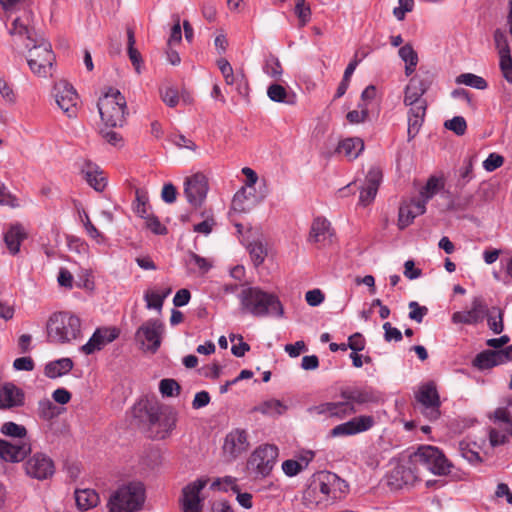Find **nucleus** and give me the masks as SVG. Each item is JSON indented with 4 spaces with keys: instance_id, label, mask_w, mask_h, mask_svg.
<instances>
[{
    "instance_id": "obj_22",
    "label": "nucleus",
    "mask_w": 512,
    "mask_h": 512,
    "mask_svg": "<svg viewBox=\"0 0 512 512\" xmlns=\"http://www.w3.org/2000/svg\"><path fill=\"white\" fill-rule=\"evenodd\" d=\"M119 334L120 330L116 327L97 328L89 341L82 346V351L87 355L93 354L117 339Z\"/></svg>"
},
{
    "instance_id": "obj_59",
    "label": "nucleus",
    "mask_w": 512,
    "mask_h": 512,
    "mask_svg": "<svg viewBox=\"0 0 512 512\" xmlns=\"http://www.w3.org/2000/svg\"><path fill=\"white\" fill-rule=\"evenodd\" d=\"M145 219V225L148 229H150L153 233L158 235L166 234L167 228L160 222L158 217L153 214H148Z\"/></svg>"
},
{
    "instance_id": "obj_30",
    "label": "nucleus",
    "mask_w": 512,
    "mask_h": 512,
    "mask_svg": "<svg viewBox=\"0 0 512 512\" xmlns=\"http://www.w3.org/2000/svg\"><path fill=\"white\" fill-rule=\"evenodd\" d=\"M426 110H427V107H423V106L409 108L408 129H407L408 141H411L412 139H414L416 137V135L419 133V131L423 125V122H424Z\"/></svg>"
},
{
    "instance_id": "obj_13",
    "label": "nucleus",
    "mask_w": 512,
    "mask_h": 512,
    "mask_svg": "<svg viewBox=\"0 0 512 512\" xmlns=\"http://www.w3.org/2000/svg\"><path fill=\"white\" fill-rule=\"evenodd\" d=\"M488 312L485 300L481 296H475L471 301V308L454 312L451 321L454 324L477 325L486 318Z\"/></svg>"
},
{
    "instance_id": "obj_20",
    "label": "nucleus",
    "mask_w": 512,
    "mask_h": 512,
    "mask_svg": "<svg viewBox=\"0 0 512 512\" xmlns=\"http://www.w3.org/2000/svg\"><path fill=\"white\" fill-rule=\"evenodd\" d=\"M208 192V181L205 175L196 173L185 181L184 193L188 202L199 207L206 198Z\"/></svg>"
},
{
    "instance_id": "obj_57",
    "label": "nucleus",
    "mask_w": 512,
    "mask_h": 512,
    "mask_svg": "<svg viewBox=\"0 0 512 512\" xmlns=\"http://www.w3.org/2000/svg\"><path fill=\"white\" fill-rule=\"evenodd\" d=\"M500 57V69L503 77L512 84V57L510 53H501Z\"/></svg>"
},
{
    "instance_id": "obj_4",
    "label": "nucleus",
    "mask_w": 512,
    "mask_h": 512,
    "mask_svg": "<svg viewBox=\"0 0 512 512\" xmlns=\"http://www.w3.org/2000/svg\"><path fill=\"white\" fill-rule=\"evenodd\" d=\"M145 501V488L141 482H129L114 491L108 500V512H137Z\"/></svg>"
},
{
    "instance_id": "obj_34",
    "label": "nucleus",
    "mask_w": 512,
    "mask_h": 512,
    "mask_svg": "<svg viewBox=\"0 0 512 512\" xmlns=\"http://www.w3.org/2000/svg\"><path fill=\"white\" fill-rule=\"evenodd\" d=\"M82 171L83 173H85V177L89 185L93 187L96 191H102L105 188V177L103 176V172L99 170V167L97 165L87 162L85 164V167H83Z\"/></svg>"
},
{
    "instance_id": "obj_8",
    "label": "nucleus",
    "mask_w": 512,
    "mask_h": 512,
    "mask_svg": "<svg viewBox=\"0 0 512 512\" xmlns=\"http://www.w3.org/2000/svg\"><path fill=\"white\" fill-rule=\"evenodd\" d=\"M277 457L278 448L275 445H261L250 455L247 467L256 478H265L273 470Z\"/></svg>"
},
{
    "instance_id": "obj_54",
    "label": "nucleus",
    "mask_w": 512,
    "mask_h": 512,
    "mask_svg": "<svg viewBox=\"0 0 512 512\" xmlns=\"http://www.w3.org/2000/svg\"><path fill=\"white\" fill-rule=\"evenodd\" d=\"M10 33L12 35H26L28 43L33 44V39L40 38L41 36H33L28 26L20 19L16 18L12 23V28L10 29Z\"/></svg>"
},
{
    "instance_id": "obj_32",
    "label": "nucleus",
    "mask_w": 512,
    "mask_h": 512,
    "mask_svg": "<svg viewBox=\"0 0 512 512\" xmlns=\"http://www.w3.org/2000/svg\"><path fill=\"white\" fill-rule=\"evenodd\" d=\"M27 235L20 224L12 225L4 235V241L10 253L15 255L20 251L21 243Z\"/></svg>"
},
{
    "instance_id": "obj_42",
    "label": "nucleus",
    "mask_w": 512,
    "mask_h": 512,
    "mask_svg": "<svg viewBox=\"0 0 512 512\" xmlns=\"http://www.w3.org/2000/svg\"><path fill=\"white\" fill-rule=\"evenodd\" d=\"M486 318L489 329L495 334H500L504 330L503 311L500 308L493 307L491 310L489 309Z\"/></svg>"
},
{
    "instance_id": "obj_45",
    "label": "nucleus",
    "mask_w": 512,
    "mask_h": 512,
    "mask_svg": "<svg viewBox=\"0 0 512 512\" xmlns=\"http://www.w3.org/2000/svg\"><path fill=\"white\" fill-rule=\"evenodd\" d=\"M38 416L43 420H51L58 416L59 408L49 399H43L38 402Z\"/></svg>"
},
{
    "instance_id": "obj_51",
    "label": "nucleus",
    "mask_w": 512,
    "mask_h": 512,
    "mask_svg": "<svg viewBox=\"0 0 512 512\" xmlns=\"http://www.w3.org/2000/svg\"><path fill=\"white\" fill-rule=\"evenodd\" d=\"M295 14L299 20V26L304 27L311 19V8L305 3V0L295 1Z\"/></svg>"
},
{
    "instance_id": "obj_17",
    "label": "nucleus",
    "mask_w": 512,
    "mask_h": 512,
    "mask_svg": "<svg viewBox=\"0 0 512 512\" xmlns=\"http://www.w3.org/2000/svg\"><path fill=\"white\" fill-rule=\"evenodd\" d=\"M163 325L154 319L143 323L136 331V339L145 346V349L155 353L161 345Z\"/></svg>"
},
{
    "instance_id": "obj_16",
    "label": "nucleus",
    "mask_w": 512,
    "mask_h": 512,
    "mask_svg": "<svg viewBox=\"0 0 512 512\" xmlns=\"http://www.w3.org/2000/svg\"><path fill=\"white\" fill-rule=\"evenodd\" d=\"M26 474L37 480H46L55 472L53 460L42 452H37L28 458L24 464Z\"/></svg>"
},
{
    "instance_id": "obj_37",
    "label": "nucleus",
    "mask_w": 512,
    "mask_h": 512,
    "mask_svg": "<svg viewBox=\"0 0 512 512\" xmlns=\"http://www.w3.org/2000/svg\"><path fill=\"white\" fill-rule=\"evenodd\" d=\"M444 187V182L441 178L436 176H431L425 186L422 187L419 193V201H423V204L426 206L427 202L432 199L442 188Z\"/></svg>"
},
{
    "instance_id": "obj_12",
    "label": "nucleus",
    "mask_w": 512,
    "mask_h": 512,
    "mask_svg": "<svg viewBox=\"0 0 512 512\" xmlns=\"http://www.w3.org/2000/svg\"><path fill=\"white\" fill-rule=\"evenodd\" d=\"M53 95L58 107L68 118H75L78 113L79 96L75 88L65 80L54 85Z\"/></svg>"
},
{
    "instance_id": "obj_19",
    "label": "nucleus",
    "mask_w": 512,
    "mask_h": 512,
    "mask_svg": "<svg viewBox=\"0 0 512 512\" xmlns=\"http://www.w3.org/2000/svg\"><path fill=\"white\" fill-rule=\"evenodd\" d=\"M375 424L373 416L360 415L351 420L336 425L330 431L331 437L351 436L371 429Z\"/></svg>"
},
{
    "instance_id": "obj_44",
    "label": "nucleus",
    "mask_w": 512,
    "mask_h": 512,
    "mask_svg": "<svg viewBox=\"0 0 512 512\" xmlns=\"http://www.w3.org/2000/svg\"><path fill=\"white\" fill-rule=\"evenodd\" d=\"M456 82L458 84H464L466 86H470V87L476 88L478 90H484L488 86L486 80L483 77L472 74V73L460 74L456 78Z\"/></svg>"
},
{
    "instance_id": "obj_3",
    "label": "nucleus",
    "mask_w": 512,
    "mask_h": 512,
    "mask_svg": "<svg viewBox=\"0 0 512 512\" xmlns=\"http://www.w3.org/2000/svg\"><path fill=\"white\" fill-rule=\"evenodd\" d=\"M46 329L50 343H70L81 335V320L69 312L54 313L50 316Z\"/></svg>"
},
{
    "instance_id": "obj_36",
    "label": "nucleus",
    "mask_w": 512,
    "mask_h": 512,
    "mask_svg": "<svg viewBox=\"0 0 512 512\" xmlns=\"http://www.w3.org/2000/svg\"><path fill=\"white\" fill-rule=\"evenodd\" d=\"M364 149V142L360 138H347L338 144L337 150L348 159L353 160L359 156Z\"/></svg>"
},
{
    "instance_id": "obj_48",
    "label": "nucleus",
    "mask_w": 512,
    "mask_h": 512,
    "mask_svg": "<svg viewBox=\"0 0 512 512\" xmlns=\"http://www.w3.org/2000/svg\"><path fill=\"white\" fill-rule=\"evenodd\" d=\"M135 206L134 211L138 216L141 218L146 217L149 212V205H148V195L147 192L143 189H136L135 191Z\"/></svg>"
},
{
    "instance_id": "obj_60",
    "label": "nucleus",
    "mask_w": 512,
    "mask_h": 512,
    "mask_svg": "<svg viewBox=\"0 0 512 512\" xmlns=\"http://www.w3.org/2000/svg\"><path fill=\"white\" fill-rule=\"evenodd\" d=\"M360 110H352L347 113L346 119L351 124H359L366 121L369 116L368 108L362 105H359Z\"/></svg>"
},
{
    "instance_id": "obj_55",
    "label": "nucleus",
    "mask_w": 512,
    "mask_h": 512,
    "mask_svg": "<svg viewBox=\"0 0 512 512\" xmlns=\"http://www.w3.org/2000/svg\"><path fill=\"white\" fill-rule=\"evenodd\" d=\"M444 126L446 129L453 131L458 136L465 134L467 129L466 121L461 116H455L452 119L447 120Z\"/></svg>"
},
{
    "instance_id": "obj_47",
    "label": "nucleus",
    "mask_w": 512,
    "mask_h": 512,
    "mask_svg": "<svg viewBox=\"0 0 512 512\" xmlns=\"http://www.w3.org/2000/svg\"><path fill=\"white\" fill-rule=\"evenodd\" d=\"M247 249L255 266H259L264 262L267 256V250L262 242L253 241L249 243Z\"/></svg>"
},
{
    "instance_id": "obj_14",
    "label": "nucleus",
    "mask_w": 512,
    "mask_h": 512,
    "mask_svg": "<svg viewBox=\"0 0 512 512\" xmlns=\"http://www.w3.org/2000/svg\"><path fill=\"white\" fill-rule=\"evenodd\" d=\"M416 399L421 406V412L431 421L440 416V398L434 383L420 387Z\"/></svg>"
},
{
    "instance_id": "obj_38",
    "label": "nucleus",
    "mask_w": 512,
    "mask_h": 512,
    "mask_svg": "<svg viewBox=\"0 0 512 512\" xmlns=\"http://www.w3.org/2000/svg\"><path fill=\"white\" fill-rule=\"evenodd\" d=\"M287 406L278 399H269L254 408V411L267 416H279L286 412Z\"/></svg>"
},
{
    "instance_id": "obj_56",
    "label": "nucleus",
    "mask_w": 512,
    "mask_h": 512,
    "mask_svg": "<svg viewBox=\"0 0 512 512\" xmlns=\"http://www.w3.org/2000/svg\"><path fill=\"white\" fill-rule=\"evenodd\" d=\"M212 488H219L224 491L232 490L233 492H238L237 479L232 476H225L224 478H218L213 481Z\"/></svg>"
},
{
    "instance_id": "obj_33",
    "label": "nucleus",
    "mask_w": 512,
    "mask_h": 512,
    "mask_svg": "<svg viewBox=\"0 0 512 512\" xmlns=\"http://www.w3.org/2000/svg\"><path fill=\"white\" fill-rule=\"evenodd\" d=\"M73 368V361L70 358H61L46 364L44 373L48 378L61 377Z\"/></svg>"
},
{
    "instance_id": "obj_39",
    "label": "nucleus",
    "mask_w": 512,
    "mask_h": 512,
    "mask_svg": "<svg viewBox=\"0 0 512 512\" xmlns=\"http://www.w3.org/2000/svg\"><path fill=\"white\" fill-rule=\"evenodd\" d=\"M267 95L270 98V100L274 102L286 104L295 103V95H290L284 86L277 83H274L268 87Z\"/></svg>"
},
{
    "instance_id": "obj_29",
    "label": "nucleus",
    "mask_w": 512,
    "mask_h": 512,
    "mask_svg": "<svg viewBox=\"0 0 512 512\" xmlns=\"http://www.w3.org/2000/svg\"><path fill=\"white\" fill-rule=\"evenodd\" d=\"M258 202L254 189L242 187L232 199V209L236 212L246 213L253 209Z\"/></svg>"
},
{
    "instance_id": "obj_50",
    "label": "nucleus",
    "mask_w": 512,
    "mask_h": 512,
    "mask_svg": "<svg viewBox=\"0 0 512 512\" xmlns=\"http://www.w3.org/2000/svg\"><path fill=\"white\" fill-rule=\"evenodd\" d=\"M475 156H469L464 159L463 166L459 170V183L461 186L466 185L473 177V165Z\"/></svg>"
},
{
    "instance_id": "obj_28",
    "label": "nucleus",
    "mask_w": 512,
    "mask_h": 512,
    "mask_svg": "<svg viewBox=\"0 0 512 512\" xmlns=\"http://www.w3.org/2000/svg\"><path fill=\"white\" fill-rule=\"evenodd\" d=\"M425 211L426 206L423 204V201H419L417 198L402 204L399 208L398 219L400 229L409 226L417 216L424 214Z\"/></svg>"
},
{
    "instance_id": "obj_18",
    "label": "nucleus",
    "mask_w": 512,
    "mask_h": 512,
    "mask_svg": "<svg viewBox=\"0 0 512 512\" xmlns=\"http://www.w3.org/2000/svg\"><path fill=\"white\" fill-rule=\"evenodd\" d=\"M309 411L315 415L343 420L346 417L355 414L357 409L347 402L346 399L341 398L340 401L320 403L311 407Z\"/></svg>"
},
{
    "instance_id": "obj_24",
    "label": "nucleus",
    "mask_w": 512,
    "mask_h": 512,
    "mask_svg": "<svg viewBox=\"0 0 512 512\" xmlns=\"http://www.w3.org/2000/svg\"><path fill=\"white\" fill-rule=\"evenodd\" d=\"M419 480V469L417 466L411 465L409 461L407 465H397L389 475V484L396 488L404 485H412Z\"/></svg>"
},
{
    "instance_id": "obj_27",
    "label": "nucleus",
    "mask_w": 512,
    "mask_h": 512,
    "mask_svg": "<svg viewBox=\"0 0 512 512\" xmlns=\"http://www.w3.org/2000/svg\"><path fill=\"white\" fill-rule=\"evenodd\" d=\"M333 236L330 222L322 217L313 220L308 241L325 246L331 242Z\"/></svg>"
},
{
    "instance_id": "obj_40",
    "label": "nucleus",
    "mask_w": 512,
    "mask_h": 512,
    "mask_svg": "<svg viewBox=\"0 0 512 512\" xmlns=\"http://www.w3.org/2000/svg\"><path fill=\"white\" fill-rule=\"evenodd\" d=\"M135 36L134 31L130 28L127 29V49H128V56L129 59L134 66L136 72L139 74L141 72V64H142V57L140 52L135 48Z\"/></svg>"
},
{
    "instance_id": "obj_35",
    "label": "nucleus",
    "mask_w": 512,
    "mask_h": 512,
    "mask_svg": "<svg viewBox=\"0 0 512 512\" xmlns=\"http://www.w3.org/2000/svg\"><path fill=\"white\" fill-rule=\"evenodd\" d=\"M76 505L80 510L91 509L99 503V495L93 489H77L75 491Z\"/></svg>"
},
{
    "instance_id": "obj_7",
    "label": "nucleus",
    "mask_w": 512,
    "mask_h": 512,
    "mask_svg": "<svg viewBox=\"0 0 512 512\" xmlns=\"http://www.w3.org/2000/svg\"><path fill=\"white\" fill-rule=\"evenodd\" d=\"M28 48L27 63L30 70L39 77H47L51 74L55 55L51 44L43 37L33 39V44H25Z\"/></svg>"
},
{
    "instance_id": "obj_61",
    "label": "nucleus",
    "mask_w": 512,
    "mask_h": 512,
    "mask_svg": "<svg viewBox=\"0 0 512 512\" xmlns=\"http://www.w3.org/2000/svg\"><path fill=\"white\" fill-rule=\"evenodd\" d=\"M509 433L507 430H499L496 428H491L489 430V441L491 446L496 447L500 445H504L508 442Z\"/></svg>"
},
{
    "instance_id": "obj_52",
    "label": "nucleus",
    "mask_w": 512,
    "mask_h": 512,
    "mask_svg": "<svg viewBox=\"0 0 512 512\" xmlns=\"http://www.w3.org/2000/svg\"><path fill=\"white\" fill-rule=\"evenodd\" d=\"M171 290L168 289L163 294H158L156 292H147L144 296L146 300V306L148 309H156L161 310L165 298L170 294Z\"/></svg>"
},
{
    "instance_id": "obj_46",
    "label": "nucleus",
    "mask_w": 512,
    "mask_h": 512,
    "mask_svg": "<svg viewBox=\"0 0 512 512\" xmlns=\"http://www.w3.org/2000/svg\"><path fill=\"white\" fill-rule=\"evenodd\" d=\"M216 64L227 85L238 84L239 75L234 74L233 68L227 59L220 58L216 61Z\"/></svg>"
},
{
    "instance_id": "obj_2",
    "label": "nucleus",
    "mask_w": 512,
    "mask_h": 512,
    "mask_svg": "<svg viewBox=\"0 0 512 512\" xmlns=\"http://www.w3.org/2000/svg\"><path fill=\"white\" fill-rule=\"evenodd\" d=\"M239 310L243 315L262 318L267 316L283 317L284 307L279 297L258 286L243 288L238 294Z\"/></svg>"
},
{
    "instance_id": "obj_15",
    "label": "nucleus",
    "mask_w": 512,
    "mask_h": 512,
    "mask_svg": "<svg viewBox=\"0 0 512 512\" xmlns=\"http://www.w3.org/2000/svg\"><path fill=\"white\" fill-rule=\"evenodd\" d=\"M207 483L208 479L200 478L183 488L180 499L183 512H202L204 498L200 496V493Z\"/></svg>"
},
{
    "instance_id": "obj_41",
    "label": "nucleus",
    "mask_w": 512,
    "mask_h": 512,
    "mask_svg": "<svg viewBox=\"0 0 512 512\" xmlns=\"http://www.w3.org/2000/svg\"><path fill=\"white\" fill-rule=\"evenodd\" d=\"M313 458V453H310L309 458H302L301 461L288 459L285 460L282 463V470L283 472L289 476L293 477L296 476L298 473H300L302 470H304L307 466L309 461H311Z\"/></svg>"
},
{
    "instance_id": "obj_6",
    "label": "nucleus",
    "mask_w": 512,
    "mask_h": 512,
    "mask_svg": "<svg viewBox=\"0 0 512 512\" xmlns=\"http://www.w3.org/2000/svg\"><path fill=\"white\" fill-rule=\"evenodd\" d=\"M97 107L101 120L108 127H122L126 121L127 106L125 97L119 90L109 88L99 98Z\"/></svg>"
},
{
    "instance_id": "obj_26",
    "label": "nucleus",
    "mask_w": 512,
    "mask_h": 512,
    "mask_svg": "<svg viewBox=\"0 0 512 512\" xmlns=\"http://www.w3.org/2000/svg\"><path fill=\"white\" fill-rule=\"evenodd\" d=\"M381 180V170L376 167L371 168L367 174L365 185L360 191L359 200L364 206L370 204L374 200Z\"/></svg>"
},
{
    "instance_id": "obj_64",
    "label": "nucleus",
    "mask_w": 512,
    "mask_h": 512,
    "mask_svg": "<svg viewBox=\"0 0 512 512\" xmlns=\"http://www.w3.org/2000/svg\"><path fill=\"white\" fill-rule=\"evenodd\" d=\"M398 54L405 63H418V54L409 43L403 45Z\"/></svg>"
},
{
    "instance_id": "obj_62",
    "label": "nucleus",
    "mask_w": 512,
    "mask_h": 512,
    "mask_svg": "<svg viewBox=\"0 0 512 512\" xmlns=\"http://www.w3.org/2000/svg\"><path fill=\"white\" fill-rule=\"evenodd\" d=\"M409 309V318L417 323H421L428 313V308L426 306H420L416 301L409 303Z\"/></svg>"
},
{
    "instance_id": "obj_1",
    "label": "nucleus",
    "mask_w": 512,
    "mask_h": 512,
    "mask_svg": "<svg viewBox=\"0 0 512 512\" xmlns=\"http://www.w3.org/2000/svg\"><path fill=\"white\" fill-rule=\"evenodd\" d=\"M349 493L348 483L329 471L315 473L303 491V504L309 508H327Z\"/></svg>"
},
{
    "instance_id": "obj_5",
    "label": "nucleus",
    "mask_w": 512,
    "mask_h": 512,
    "mask_svg": "<svg viewBox=\"0 0 512 512\" xmlns=\"http://www.w3.org/2000/svg\"><path fill=\"white\" fill-rule=\"evenodd\" d=\"M409 463L419 470L422 467L438 476L448 475L453 467L445 454L432 445H420L409 455Z\"/></svg>"
},
{
    "instance_id": "obj_43",
    "label": "nucleus",
    "mask_w": 512,
    "mask_h": 512,
    "mask_svg": "<svg viewBox=\"0 0 512 512\" xmlns=\"http://www.w3.org/2000/svg\"><path fill=\"white\" fill-rule=\"evenodd\" d=\"M0 432L7 437L24 439L27 436L25 426L12 421L4 422L0 428Z\"/></svg>"
},
{
    "instance_id": "obj_10",
    "label": "nucleus",
    "mask_w": 512,
    "mask_h": 512,
    "mask_svg": "<svg viewBox=\"0 0 512 512\" xmlns=\"http://www.w3.org/2000/svg\"><path fill=\"white\" fill-rule=\"evenodd\" d=\"M434 76L430 72L412 77L404 90V104L409 108L423 106L427 107V102L423 95L432 85Z\"/></svg>"
},
{
    "instance_id": "obj_23",
    "label": "nucleus",
    "mask_w": 512,
    "mask_h": 512,
    "mask_svg": "<svg viewBox=\"0 0 512 512\" xmlns=\"http://www.w3.org/2000/svg\"><path fill=\"white\" fill-rule=\"evenodd\" d=\"M24 403L25 393L21 388L11 382L0 385V410H13Z\"/></svg>"
},
{
    "instance_id": "obj_31",
    "label": "nucleus",
    "mask_w": 512,
    "mask_h": 512,
    "mask_svg": "<svg viewBox=\"0 0 512 512\" xmlns=\"http://www.w3.org/2000/svg\"><path fill=\"white\" fill-rule=\"evenodd\" d=\"M340 397L346 399L352 406L362 405L374 401V394L367 389L345 388L340 392Z\"/></svg>"
},
{
    "instance_id": "obj_21",
    "label": "nucleus",
    "mask_w": 512,
    "mask_h": 512,
    "mask_svg": "<svg viewBox=\"0 0 512 512\" xmlns=\"http://www.w3.org/2000/svg\"><path fill=\"white\" fill-rule=\"evenodd\" d=\"M512 360V345L500 350H485L473 360V366L486 370Z\"/></svg>"
},
{
    "instance_id": "obj_63",
    "label": "nucleus",
    "mask_w": 512,
    "mask_h": 512,
    "mask_svg": "<svg viewBox=\"0 0 512 512\" xmlns=\"http://www.w3.org/2000/svg\"><path fill=\"white\" fill-rule=\"evenodd\" d=\"M494 42H495L496 49L498 50V54L510 53L507 36L503 30H501V29L495 30Z\"/></svg>"
},
{
    "instance_id": "obj_53",
    "label": "nucleus",
    "mask_w": 512,
    "mask_h": 512,
    "mask_svg": "<svg viewBox=\"0 0 512 512\" xmlns=\"http://www.w3.org/2000/svg\"><path fill=\"white\" fill-rule=\"evenodd\" d=\"M159 390L163 396L173 397L179 395L181 387L176 380L166 378L160 381Z\"/></svg>"
},
{
    "instance_id": "obj_58",
    "label": "nucleus",
    "mask_w": 512,
    "mask_h": 512,
    "mask_svg": "<svg viewBox=\"0 0 512 512\" xmlns=\"http://www.w3.org/2000/svg\"><path fill=\"white\" fill-rule=\"evenodd\" d=\"M162 101L169 107H175L179 102L177 89L173 87H165L160 90Z\"/></svg>"
},
{
    "instance_id": "obj_9",
    "label": "nucleus",
    "mask_w": 512,
    "mask_h": 512,
    "mask_svg": "<svg viewBox=\"0 0 512 512\" xmlns=\"http://www.w3.org/2000/svg\"><path fill=\"white\" fill-rule=\"evenodd\" d=\"M149 431L156 439L166 438L175 428L177 417L171 409L150 407L147 410Z\"/></svg>"
},
{
    "instance_id": "obj_11",
    "label": "nucleus",
    "mask_w": 512,
    "mask_h": 512,
    "mask_svg": "<svg viewBox=\"0 0 512 512\" xmlns=\"http://www.w3.org/2000/svg\"><path fill=\"white\" fill-rule=\"evenodd\" d=\"M249 448L248 431L243 428H234L224 437L222 454L226 461L232 462L245 454Z\"/></svg>"
},
{
    "instance_id": "obj_49",
    "label": "nucleus",
    "mask_w": 512,
    "mask_h": 512,
    "mask_svg": "<svg viewBox=\"0 0 512 512\" xmlns=\"http://www.w3.org/2000/svg\"><path fill=\"white\" fill-rule=\"evenodd\" d=\"M263 70L267 75L273 78H280L283 73L279 59L272 54L266 57Z\"/></svg>"
},
{
    "instance_id": "obj_25",
    "label": "nucleus",
    "mask_w": 512,
    "mask_h": 512,
    "mask_svg": "<svg viewBox=\"0 0 512 512\" xmlns=\"http://www.w3.org/2000/svg\"><path fill=\"white\" fill-rule=\"evenodd\" d=\"M31 452L28 442L13 444L0 438V458L6 462H20Z\"/></svg>"
}]
</instances>
